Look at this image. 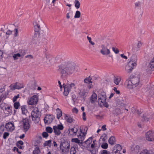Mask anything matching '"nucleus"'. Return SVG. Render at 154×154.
<instances>
[{
    "label": "nucleus",
    "instance_id": "nucleus-24",
    "mask_svg": "<svg viewBox=\"0 0 154 154\" xmlns=\"http://www.w3.org/2000/svg\"><path fill=\"white\" fill-rule=\"evenodd\" d=\"M65 118L66 120V122L69 123H72L74 121V119L71 117L68 116L66 115H65Z\"/></svg>",
    "mask_w": 154,
    "mask_h": 154
},
{
    "label": "nucleus",
    "instance_id": "nucleus-10",
    "mask_svg": "<svg viewBox=\"0 0 154 154\" xmlns=\"http://www.w3.org/2000/svg\"><path fill=\"white\" fill-rule=\"evenodd\" d=\"M63 128V127L62 125H58L57 126H54L53 127L54 133L57 135L60 134V130H62Z\"/></svg>",
    "mask_w": 154,
    "mask_h": 154
},
{
    "label": "nucleus",
    "instance_id": "nucleus-2",
    "mask_svg": "<svg viewBox=\"0 0 154 154\" xmlns=\"http://www.w3.org/2000/svg\"><path fill=\"white\" fill-rule=\"evenodd\" d=\"M139 83L140 78L134 76L127 79L125 82V85L128 88L131 89L137 86Z\"/></svg>",
    "mask_w": 154,
    "mask_h": 154
},
{
    "label": "nucleus",
    "instance_id": "nucleus-14",
    "mask_svg": "<svg viewBox=\"0 0 154 154\" xmlns=\"http://www.w3.org/2000/svg\"><path fill=\"white\" fill-rule=\"evenodd\" d=\"M137 57L135 55H132L131 58L130 60L128 62L131 64H132L133 66H136L137 65Z\"/></svg>",
    "mask_w": 154,
    "mask_h": 154
},
{
    "label": "nucleus",
    "instance_id": "nucleus-52",
    "mask_svg": "<svg viewBox=\"0 0 154 154\" xmlns=\"http://www.w3.org/2000/svg\"><path fill=\"white\" fill-rule=\"evenodd\" d=\"M19 97L20 95L19 94H17L16 96H15L13 98V101L14 102L16 101L17 100V99Z\"/></svg>",
    "mask_w": 154,
    "mask_h": 154
},
{
    "label": "nucleus",
    "instance_id": "nucleus-19",
    "mask_svg": "<svg viewBox=\"0 0 154 154\" xmlns=\"http://www.w3.org/2000/svg\"><path fill=\"white\" fill-rule=\"evenodd\" d=\"M44 59L46 60L48 63L51 62L52 60V57L48 53H45V54Z\"/></svg>",
    "mask_w": 154,
    "mask_h": 154
},
{
    "label": "nucleus",
    "instance_id": "nucleus-38",
    "mask_svg": "<svg viewBox=\"0 0 154 154\" xmlns=\"http://www.w3.org/2000/svg\"><path fill=\"white\" fill-rule=\"evenodd\" d=\"M74 3L75 4V7L77 9H78L79 8L80 6V3L79 1L77 0H75L74 1Z\"/></svg>",
    "mask_w": 154,
    "mask_h": 154
},
{
    "label": "nucleus",
    "instance_id": "nucleus-23",
    "mask_svg": "<svg viewBox=\"0 0 154 154\" xmlns=\"http://www.w3.org/2000/svg\"><path fill=\"white\" fill-rule=\"evenodd\" d=\"M97 99V95L96 94L94 93L91 97V101L92 103H94Z\"/></svg>",
    "mask_w": 154,
    "mask_h": 154
},
{
    "label": "nucleus",
    "instance_id": "nucleus-39",
    "mask_svg": "<svg viewBox=\"0 0 154 154\" xmlns=\"http://www.w3.org/2000/svg\"><path fill=\"white\" fill-rule=\"evenodd\" d=\"M120 110L119 108H116L113 111V113L116 115H119L120 113Z\"/></svg>",
    "mask_w": 154,
    "mask_h": 154
},
{
    "label": "nucleus",
    "instance_id": "nucleus-28",
    "mask_svg": "<svg viewBox=\"0 0 154 154\" xmlns=\"http://www.w3.org/2000/svg\"><path fill=\"white\" fill-rule=\"evenodd\" d=\"M57 114V117L58 119H59L60 118L62 115V113L61 110L59 108H57L56 109Z\"/></svg>",
    "mask_w": 154,
    "mask_h": 154
},
{
    "label": "nucleus",
    "instance_id": "nucleus-16",
    "mask_svg": "<svg viewBox=\"0 0 154 154\" xmlns=\"http://www.w3.org/2000/svg\"><path fill=\"white\" fill-rule=\"evenodd\" d=\"M135 66H133L132 64L128 63L125 67V70L128 73H130L132 69H133V67Z\"/></svg>",
    "mask_w": 154,
    "mask_h": 154
},
{
    "label": "nucleus",
    "instance_id": "nucleus-45",
    "mask_svg": "<svg viewBox=\"0 0 154 154\" xmlns=\"http://www.w3.org/2000/svg\"><path fill=\"white\" fill-rule=\"evenodd\" d=\"M139 154H149V152L147 149H144L140 152Z\"/></svg>",
    "mask_w": 154,
    "mask_h": 154
},
{
    "label": "nucleus",
    "instance_id": "nucleus-49",
    "mask_svg": "<svg viewBox=\"0 0 154 154\" xmlns=\"http://www.w3.org/2000/svg\"><path fill=\"white\" fill-rule=\"evenodd\" d=\"M42 136L46 138L48 136V134L47 132H44L42 133Z\"/></svg>",
    "mask_w": 154,
    "mask_h": 154
},
{
    "label": "nucleus",
    "instance_id": "nucleus-55",
    "mask_svg": "<svg viewBox=\"0 0 154 154\" xmlns=\"http://www.w3.org/2000/svg\"><path fill=\"white\" fill-rule=\"evenodd\" d=\"M5 105L4 103H2L0 105V108L3 110L4 109V108L6 106H5Z\"/></svg>",
    "mask_w": 154,
    "mask_h": 154
},
{
    "label": "nucleus",
    "instance_id": "nucleus-43",
    "mask_svg": "<svg viewBox=\"0 0 154 154\" xmlns=\"http://www.w3.org/2000/svg\"><path fill=\"white\" fill-rule=\"evenodd\" d=\"M17 89H20L24 87L23 85L22 84H20L19 83H16Z\"/></svg>",
    "mask_w": 154,
    "mask_h": 154
},
{
    "label": "nucleus",
    "instance_id": "nucleus-1",
    "mask_svg": "<svg viewBox=\"0 0 154 154\" xmlns=\"http://www.w3.org/2000/svg\"><path fill=\"white\" fill-rule=\"evenodd\" d=\"M75 67V64L72 62H65L61 65L59 69L62 78H65L68 75L72 74L74 72Z\"/></svg>",
    "mask_w": 154,
    "mask_h": 154
},
{
    "label": "nucleus",
    "instance_id": "nucleus-35",
    "mask_svg": "<svg viewBox=\"0 0 154 154\" xmlns=\"http://www.w3.org/2000/svg\"><path fill=\"white\" fill-rule=\"evenodd\" d=\"M80 132H81V134H82V135L81 134H80L78 135V136L79 138L80 139V141L82 142L84 139L85 136H83L84 133H82V131L81 130H80Z\"/></svg>",
    "mask_w": 154,
    "mask_h": 154
},
{
    "label": "nucleus",
    "instance_id": "nucleus-25",
    "mask_svg": "<svg viewBox=\"0 0 154 154\" xmlns=\"http://www.w3.org/2000/svg\"><path fill=\"white\" fill-rule=\"evenodd\" d=\"M140 149V147L138 145H136L133 148H131V150L134 153H138Z\"/></svg>",
    "mask_w": 154,
    "mask_h": 154
},
{
    "label": "nucleus",
    "instance_id": "nucleus-62",
    "mask_svg": "<svg viewBox=\"0 0 154 154\" xmlns=\"http://www.w3.org/2000/svg\"><path fill=\"white\" fill-rule=\"evenodd\" d=\"M101 128L103 131H105L106 130V125H103L101 127Z\"/></svg>",
    "mask_w": 154,
    "mask_h": 154
},
{
    "label": "nucleus",
    "instance_id": "nucleus-34",
    "mask_svg": "<svg viewBox=\"0 0 154 154\" xmlns=\"http://www.w3.org/2000/svg\"><path fill=\"white\" fill-rule=\"evenodd\" d=\"M92 138L90 137L85 142V143L86 144V146H89L92 141Z\"/></svg>",
    "mask_w": 154,
    "mask_h": 154
},
{
    "label": "nucleus",
    "instance_id": "nucleus-47",
    "mask_svg": "<svg viewBox=\"0 0 154 154\" xmlns=\"http://www.w3.org/2000/svg\"><path fill=\"white\" fill-rule=\"evenodd\" d=\"M108 146V145L107 143H103L101 146L102 148L104 149H106Z\"/></svg>",
    "mask_w": 154,
    "mask_h": 154
},
{
    "label": "nucleus",
    "instance_id": "nucleus-59",
    "mask_svg": "<svg viewBox=\"0 0 154 154\" xmlns=\"http://www.w3.org/2000/svg\"><path fill=\"white\" fill-rule=\"evenodd\" d=\"M16 83L14 85L12 86V87L11 88V89L12 90H14L15 89H17V87H16Z\"/></svg>",
    "mask_w": 154,
    "mask_h": 154
},
{
    "label": "nucleus",
    "instance_id": "nucleus-37",
    "mask_svg": "<svg viewBox=\"0 0 154 154\" xmlns=\"http://www.w3.org/2000/svg\"><path fill=\"white\" fill-rule=\"evenodd\" d=\"M81 141L80 140H79L77 138H73L72 139V141L73 142H75L77 143H80L81 144H82V141L81 142H80Z\"/></svg>",
    "mask_w": 154,
    "mask_h": 154
},
{
    "label": "nucleus",
    "instance_id": "nucleus-63",
    "mask_svg": "<svg viewBox=\"0 0 154 154\" xmlns=\"http://www.w3.org/2000/svg\"><path fill=\"white\" fill-rule=\"evenodd\" d=\"M121 56L122 57L126 59H127L128 58L126 56L124 55L123 54H121Z\"/></svg>",
    "mask_w": 154,
    "mask_h": 154
},
{
    "label": "nucleus",
    "instance_id": "nucleus-31",
    "mask_svg": "<svg viewBox=\"0 0 154 154\" xmlns=\"http://www.w3.org/2000/svg\"><path fill=\"white\" fill-rule=\"evenodd\" d=\"M8 38V36L6 35L5 33L4 32H0V38L1 39H7Z\"/></svg>",
    "mask_w": 154,
    "mask_h": 154
},
{
    "label": "nucleus",
    "instance_id": "nucleus-64",
    "mask_svg": "<svg viewBox=\"0 0 154 154\" xmlns=\"http://www.w3.org/2000/svg\"><path fill=\"white\" fill-rule=\"evenodd\" d=\"M4 130V125H1L0 126V130L2 131H3Z\"/></svg>",
    "mask_w": 154,
    "mask_h": 154
},
{
    "label": "nucleus",
    "instance_id": "nucleus-6",
    "mask_svg": "<svg viewBox=\"0 0 154 154\" xmlns=\"http://www.w3.org/2000/svg\"><path fill=\"white\" fill-rule=\"evenodd\" d=\"M60 149L63 154L67 153L69 151L70 144L67 142L61 143L60 144Z\"/></svg>",
    "mask_w": 154,
    "mask_h": 154
},
{
    "label": "nucleus",
    "instance_id": "nucleus-57",
    "mask_svg": "<svg viewBox=\"0 0 154 154\" xmlns=\"http://www.w3.org/2000/svg\"><path fill=\"white\" fill-rule=\"evenodd\" d=\"M142 44V43H141V42H138L137 45V48H140Z\"/></svg>",
    "mask_w": 154,
    "mask_h": 154
},
{
    "label": "nucleus",
    "instance_id": "nucleus-17",
    "mask_svg": "<svg viewBox=\"0 0 154 154\" xmlns=\"http://www.w3.org/2000/svg\"><path fill=\"white\" fill-rule=\"evenodd\" d=\"M12 107L11 106H5L3 109L4 112L5 114L9 115L12 113V110L11 109Z\"/></svg>",
    "mask_w": 154,
    "mask_h": 154
},
{
    "label": "nucleus",
    "instance_id": "nucleus-51",
    "mask_svg": "<svg viewBox=\"0 0 154 154\" xmlns=\"http://www.w3.org/2000/svg\"><path fill=\"white\" fill-rule=\"evenodd\" d=\"M9 134L8 133L5 132L4 133L3 137L4 139H6L7 137L9 136Z\"/></svg>",
    "mask_w": 154,
    "mask_h": 154
},
{
    "label": "nucleus",
    "instance_id": "nucleus-4",
    "mask_svg": "<svg viewBox=\"0 0 154 154\" xmlns=\"http://www.w3.org/2000/svg\"><path fill=\"white\" fill-rule=\"evenodd\" d=\"M41 116V113L37 107H35L31 112V116L32 121L35 123L38 122L40 117Z\"/></svg>",
    "mask_w": 154,
    "mask_h": 154
},
{
    "label": "nucleus",
    "instance_id": "nucleus-53",
    "mask_svg": "<svg viewBox=\"0 0 154 154\" xmlns=\"http://www.w3.org/2000/svg\"><path fill=\"white\" fill-rule=\"evenodd\" d=\"M25 58H28L30 59H32L33 58V56L32 55H28L25 57Z\"/></svg>",
    "mask_w": 154,
    "mask_h": 154
},
{
    "label": "nucleus",
    "instance_id": "nucleus-33",
    "mask_svg": "<svg viewBox=\"0 0 154 154\" xmlns=\"http://www.w3.org/2000/svg\"><path fill=\"white\" fill-rule=\"evenodd\" d=\"M88 91L87 89H84L83 90L82 92L81 93V95L83 97H85L87 95Z\"/></svg>",
    "mask_w": 154,
    "mask_h": 154
},
{
    "label": "nucleus",
    "instance_id": "nucleus-46",
    "mask_svg": "<svg viewBox=\"0 0 154 154\" xmlns=\"http://www.w3.org/2000/svg\"><path fill=\"white\" fill-rule=\"evenodd\" d=\"M20 106V103L19 102H16L14 104V106L15 109H18Z\"/></svg>",
    "mask_w": 154,
    "mask_h": 154
},
{
    "label": "nucleus",
    "instance_id": "nucleus-48",
    "mask_svg": "<svg viewBox=\"0 0 154 154\" xmlns=\"http://www.w3.org/2000/svg\"><path fill=\"white\" fill-rule=\"evenodd\" d=\"M87 38L89 41V42L90 43L91 45H94L95 44L93 42L91 41V38L90 37H89L88 36H87Z\"/></svg>",
    "mask_w": 154,
    "mask_h": 154
},
{
    "label": "nucleus",
    "instance_id": "nucleus-56",
    "mask_svg": "<svg viewBox=\"0 0 154 154\" xmlns=\"http://www.w3.org/2000/svg\"><path fill=\"white\" fill-rule=\"evenodd\" d=\"M12 31L10 30H8L6 32L5 34L6 35H10L12 34Z\"/></svg>",
    "mask_w": 154,
    "mask_h": 154
},
{
    "label": "nucleus",
    "instance_id": "nucleus-61",
    "mask_svg": "<svg viewBox=\"0 0 154 154\" xmlns=\"http://www.w3.org/2000/svg\"><path fill=\"white\" fill-rule=\"evenodd\" d=\"M17 144H19L20 145H22L23 144V141L21 140H20L17 143Z\"/></svg>",
    "mask_w": 154,
    "mask_h": 154
},
{
    "label": "nucleus",
    "instance_id": "nucleus-13",
    "mask_svg": "<svg viewBox=\"0 0 154 154\" xmlns=\"http://www.w3.org/2000/svg\"><path fill=\"white\" fill-rule=\"evenodd\" d=\"M122 149V147L119 144L116 145L114 147L113 151L112 152V154H116L117 153L119 154Z\"/></svg>",
    "mask_w": 154,
    "mask_h": 154
},
{
    "label": "nucleus",
    "instance_id": "nucleus-18",
    "mask_svg": "<svg viewBox=\"0 0 154 154\" xmlns=\"http://www.w3.org/2000/svg\"><path fill=\"white\" fill-rule=\"evenodd\" d=\"M151 117V116L148 113H145L143 115L141 120L143 122H147L149 121Z\"/></svg>",
    "mask_w": 154,
    "mask_h": 154
},
{
    "label": "nucleus",
    "instance_id": "nucleus-40",
    "mask_svg": "<svg viewBox=\"0 0 154 154\" xmlns=\"http://www.w3.org/2000/svg\"><path fill=\"white\" fill-rule=\"evenodd\" d=\"M81 13L79 11H77L76 12L75 15L74 16L75 18H79L80 17Z\"/></svg>",
    "mask_w": 154,
    "mask_h": 154
},
{
    "label": "nucleus",
    "instance_id": "nucleus-58",
    "mask_svg": "<svg viewBox=\"0 0 154 154\" xmlns=\"http://www.w3.org/2000/svg\"><path fill=\"white\" fill-rule=\"evenodd\" d=\"M72 111L73 112L77 113L78 112V110L77 109L75 108H74L72 109Z\"/></svg>",
    "mask_w": 154,
    "mask_h": 154
},
{
    "label": "nucleus",
    "instance_id": "nucleus-60",
    "mask_svg": "<svg viewBox=\"0 0 154 154\" xmlns=\"http://www.w3.org/2000/svg\"><path fill=\"white\" fill-rule=\"evenodd\" d=\"M113 90L116 92V94H120V91L119 90H117L116 88L114 87L113 88Z\"/></svg>",
    "mask_w": 154,
    "mask_h": 154
},
{
    "label": "nucleus",
    "instance_id": "nucleus-36",
    "mask_svg": "<svg viewBox=\"0 0 154 154\" xmlns=\"http://www.w3.org/2000/svg\"><path fill=\"white\" fill-rule=\"evenodd\" d=\"M40 150L38 147H36L33 150V154H40Z\"/></svg>",
    "mask_w": 154,
    "mask_h": 154
},
{
    "label": "nucleus",
    "instance_id": "nucleus-41",
    "mask_svg": "<svg viewBox=\"0 0 154 154\" xmlns=\"http://www.w3.org/2000/svg\"><path fill=\"white\" fill-rule=\"evenodd\" d=\"M46 131L47 133H51L53 132L52 128L50 127H48L46 128Z\"/></svg>",
    "mask_w": 154,
    "mask_h": 154
},
{
    "label": "nucleus",
    "instance_id": "nucleus-12",
    "mask_svg": "<svg viewBox=\"0 0 154 154\" xmlns=\"http://www.w3.org/2000/svg\"><path fill=\"white\" fill-rule=\"evenodd\" d=\"M44 122L45 124H49L51 123L53 120L52 116L51 115H47L44 119Z\"/></svg>",
    "mask_w": 154,
    "mask_h": 154
},
{
    "label": "nucleus",
    "instance_id": "nucleus-5",
    "mask_svg": "<svg viewBox=\"0 0 154 154\" xmlns=\"http://www.w3.org/2000/svg\"><path fill=\"white\" fill-rule=\"evenodd\" d=\"M63 86L64 89V91L63 93V95L66 96L68 95L71 89H75L76 88L75 85L74 83L66 84H63Z\"/></svg>",
    "mask_w": 154,
    "mask_h": 154
},
{
    "label": "nucleus",
    "instance_id": "nucleus-9",
    "mask_svg": "<svg viewBox=\"0 0 154 154\" xmlns=\"http://www.w3.org/2000/svg\"><path fill=\"white\" fill-rule=\"evenodd\" d=\"M24 130V131H27L30 127V125L29 119L27 118L23 119L22 121Z\"/></svg>",
    "mask_w": 154,
    "mask_h": 154
},
{
    "label": "nucleus",
    "instance_id": "nucleus-15",
    "mask_svg": "<svg viewBox=\"0 0 154 154\" xmlns=\"http://www.w3.org/2000/svg\"><path fill=\"white\" fill-rule=\"evenodd\" d=\"M5 128L8 131H12L14 129V124L9 122L5 125Z\"/></svg>",
    "mask_w": 154,
    "mask_h": 154
},
{
    "label": "nucleus",
    "instance_id": "nucleus-32",
    "mask_svg": "<svg viewBox=\"0 0 154 154\" xmlns=\"http://www.w3.org/2000/svg\"><path fill=\"white\" fill-rule=\"evenodd\" d=\"M52 140H50L48 141H46L44 143V146H48L50 147L51 145Z\"/></svg>",
    "mask_w": 154,
    "mask_h": 154
},
{
    "label": "nucleus",
    "instance_id": "nucleus-30",
    "mask_svg": "<svg viewBox=\"0 0 154 154\" xmlns=\"http://www.w3.org/2000/svg\"><path fill=\"white\" fill-rule=\"evenodd\" d=\"M92 80L91 78L89 76L88 77L85 78L84 80V82L86 83H92V82L91 81Z\"/></svg>",
    "mask_w": 154,
    "mask_h": 154
},
{
    "label": "nucleus",
    "instance_id": "nucleus-26",
    "mask_svg": "<svg viewBox=\"0 0 154 154\" xmlns=\"http://www.w3.org/2000/svg\"><path fill=\"white\" fill-rule=\"evenodd\" d=\"M109 143L111 145L114 144L116 142L115 138L114 136H111L109 139L108 140Z\"/></svg>",
    "mask_w": 154,
    "mask_h": 154
},
{
    "label": "nucleus",
    "instance_id": "nucleus-22",
    "mask_svg": "<svg viewBox=\"0 0 154 154\" xmlns=\"http://www.w3.org/2000/svg\"><path fill=\"white\" fill-rule=\"evenodd\" d=\"M121 81V78L119 77H114L113 79V82L115 84L118 85Z\"/></svg>",
    "mask_w": 154,
    "mask_h": 154
},
{
    "label": "nucleus",
    "instance_id": "nucleus-21",
    "mask_svg": "<svg viewBox=\"0 0 154 154\" xmlns=\"http://www.w3.org/2000/svg\"><path fill=\"white\" fill-rule=\"evenodd\" d=\"M78 130V129L75 127L74 128L70 129L69 130V133H72V134L73 135H76L77 133V132Z\"/></svg>",
    "mask_w": 154,
    "mask_h": 154
},
{
    "label": "nucleus",
    "instance_id": "nucleus-42",
    "mask_svg": "<svg viewBox=\"0 0 154 154\" xmlns=\"http://www.w3.org/2000/svg\"><path fill=\"white\" fill-rule=\"evenodd\" d=\"M76 152L75 148L73 147L71 148L70 153V154H75Z\"/></svg>",
    "mask_w": 154,
    "mask_h": 154
},
{
    "label": "nucleus",
    "instance_id": "nucleus-50",
    "mask_svg": "<svg viewBox=\"0 0 154 154\" xmlns=\"http://www.w3.org/2000/svg\"><path fill=\"white\" fill-rule=\"evenodd\" d=\"M112 50L113 51L116 53V54H118L119 52V50L117 48H115L114 47H112Z\"/></svg>",
    "mask_w": 154,
    "mask_h": 154
},
{
    "label": "nucleus",
    "instance_id": "nucleus-44",
    "mask_svg": "<svg viewBox=\"0 0 154 154\" xmlns=\"http://www.w3.org/2000/svg\"><path fill=\"white\" fill-rule=\"evenodd\" d=\"M23 114H26L27 113V110L26 109L24 106H22L21 107Z\"/></svg>",
    "mask_w": 154,
    "mask_h": 154
},
{
    "label": "nucleus",
    "instance_id": "nucleus-27",
    "mask_svg": "<svg viewBox=\"0 0 154 154\" xmlns=\"http://www.w3.org/2000/svg\"><path fill=\"white\" fill-rule=\"evenodd\" d=\"M24 54H21L20 53H17L14 54V55H13V57L14 58V60H15L18 59L19 57H20L21 56H22V57H23Z\"/></svg>",
    "mask_w": 154,
    "mask_h": 154
},
{
    "label": "nucleus",
    "instance_id": "nucleus-20",
    "mask_svg": "<svg viewBox=\"0 0 154 154\" xmlns=\"http://www.w3.org/2000/svg\"><path fill=\"white\" fill-rule=\"evenodd\" d=\"M35 28V31L36 32H38L40 29V26L39 24L36 21H34L33 23Z\"/></svg>",
    "mask_w": 154,
    "mask_h": 154
},
{
    "label": "nucleus",
    "instance_id": "nucleus-11",
    "mask_svg": "<svg viewBox=\"0 0 154 154\" xmlns=\"http://www.w3.org/2000/svg\"><path fill=\"white\" fill-rule=\"evenodd\" d=\"M38 98L36 95H34L31 97L28 101L29 105H34L36 104L38 102Z\"/></svg>",
    "mask_w": 154,
    "mask_h": 154
},
{
    "label": "nucleus",
    "instance_id": "nucleus-7",
    "mask_svg": "<svg viewBox=\"0 0 154 154\" xmlns=\"http://www.w3.org/2000/svg\"><path fill=\"white\" fill-rule=\"evenodd\" d=\"M100 53L103 55H109L110 54V49L104 44L101 46Z\"/></svg>",
    "mask_w": 154,
    "mask_h": 154
},
{
    "label": "nucleus",
    "instance_id": "nucleus-54",
    "mask_svg": "<svg viewBox=\"0 0 154 154\" xmlns=\"http://www.w3.org/2000/svg\"><path fill=\"white\" fill-rule=\"evenodd\" d=\"M101 154H110V153L106 150H103Z\"/></svg>",
    "mask_w": 154,
    "mask_h": 154
},
{
    "label": "nucleus",
    "instance_id": "nucleus-3",
    "mask_svg": "<svg viewBox=\"0 0 154 154\" xmlns=\"http://www.w3.org/2000/svg\"><path fill=\"white\" fill-rule=\"evenodd\" d=\"M106 95L105 93L100 94L98 95V103L100 106H104L106 107L109 106V105L106 102Z\"/></svg>",
    "mask_w": 154,
    "mask_h": 154
},
{
    "label": "nucleus",
    "instance_id": "nucleus-8",
    "mask_svg": "<svg viewBox=\"0 0 154 154\" xmlns=\"http://www.w3.org/2000/svg\"><path fill=\"white\" fill-rule=\"evenodd\" d=\"M145 138L148 141H154V131H149L145 134Z\"/></svg>",
    "mask_w": 154,
    "mask_h": 154
},
{
    "label": "nucleus",
    "instance_id": "nucleus-29",
    "mask_svg": "<svg viewBox=\"0 0 154 154\" xmlns=\"http://www.w3.org/2000/svg\"><path fill=\"white\" fill-rule=\"evenodd\" d=\"M148 66L149 68L151 69L154 68V57L150 61Z\"/></svg>",
    "mask_w": 154,
    "mask_h": 154
}]
</instances>
